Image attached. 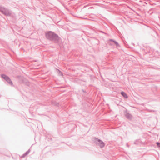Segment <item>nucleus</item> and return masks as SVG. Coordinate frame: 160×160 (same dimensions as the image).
<instances>
[{
	"mask_svg": "<svg viewBox=\"0 0 160 160\" xmlns=\"http://www.w3.org/2000/svg\"><path fill=\"white\" fill-rule=\"evenodd\" d=\"M46 37L48 39L54 40L58 39V36L51 32H47L46 34Z\"/></svg>",
	"mask_w": 160,
	"mask_h": 160,
	"instance_id": "obj_1",
	"label": "nucleus"
},
{
	"mask_svg": "<svg viewBox=\"0 0 160 160\" xmlns=\"http://www.w3.org/2000/svg\"><path fill=\"white\" fill-rule=\"evenodd\" d=\"M2 77L10 85H13L12 82L10 78L7 76L5 75H2Z\"/></svg>",
	"mask_w": 160,
	"mask_h": 160,
	"instance_id": "obj_2",
	"label": "nucleus"
},
{
	"mask_svg": "<svg viewBox=\"0 0 160 160\" xmlns=\"http://www.w3.org/2000/svg\"><path fill=\"white\" fill-rule=\"evenodd\" d=\"M95 142L98 144L101 147H103L104 146L105 144L104 143L100 140L97 138L95 139Z\"/></svg>",
	"mask_w": 160,
	"mask_h": 160,
	"instance_id": "obj_3",
	"label": "nucleus"
},
{
	"mask_svg": "<svg viewBox=\"0 0 160 160\" xmlns=\"http://www.w3.org/2000/svg\"><path fill=\"white\" fill-rule=\"evenodd\" d=\"M121 94L123 96V97L125 98H127L128 97L127 95L124 92H121Z\"/></svg>",
	"mask_w": 160,
	"mask_h": 160,
	"instance_id": "obj_4",
	"label": "nucleus"
},
{
	"mask_svg": "<svg viewBox=\"0 0 160 160\" xmlns=\"http://www.w3.org/2000/svg\"><path fill=\"white\" fill-rule=\"evenodd\" d=\"M110 41L111 42V43H110L111 45H112L114 43L116 45V46H118V43L117 42L115 41H113L112 40H110Z\"/></svg>",
	"mask_w": 160,
	"mask_h": 160,
	"instance_id": "obj_5",
	"label": "nucleus"
},
{
	"mask_svg": "<svg viewBox=\"0 0 160 160\" xmlns=\"http://www.w3.org/2000/svg\"><path fill=\"white\" fill-rule=\"evenodd\" d=\"M157 146L158 147H160V143H159V142H157Z\"/></svg>",
	"mask_w": 160,
	"mask_h": 160,
	"instance_id": "obj_6",
	"label": "nucleus"
}]
</instances>
